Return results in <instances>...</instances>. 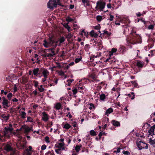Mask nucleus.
<instances>
[{
    "label": "nucleus",
    "instance_id": "nucleus-42",
    "mask_svg": "<svg viewBox=\"0 0 155 155\" xmlns=\"http://www.w3.org/2000/svg\"><path fill=\"white\" fill-rule=\"evenodd\" d=\"M62 150H60V149H55V151L56 152V153L58 154H61V151Z\"/></svg>",
    "mask_w": 155,
    "mask_h": 155
},
{
    "label": "nucleus",
    "instance_id": "nucleus-58",
    "mask_svg": "<svg viewBox=\"0 0 155 155\" xmlns=\"http://www.w3.org/2000/svg\"><path fill=\"white\" fill-rule=\"evenodd\" d=\"M58 79L55 78H53V82L55 83V84H57L58 83Z\"/></svg>",
    "mask_w": 155,
    "mask_h": 155
},
{
    "label": "nucleus",
    "instance_id": "nucleus-5",
    "mask_svg": "<svg viewBox=\"0 0 155 155\" xmlns=\"http://www.w3.org/2000/svg\"><path fill=\"white\" fill-rule=\"evenodd\" d=\"M137 146L139 150H141L143 149H147L148 147L147 144V143H144L142 141H140L137 143Z\"/></svg>",
    "mask_w": 155,
    "mask_h": 155
},
{
    "label": "nucleus",
    "instance_id": "nucleus-9",
    "mask_svg": "<svg viewBox=\"0 0 155 155\" xmlns=\"http://www.w3.org/2000/svg\"><path fill=\"white\" fill-rule=\"evenodd\" d=\"M21 129H23L24 130V133L25 134H28L30 131H33L32 130V127H29L25 126H22L20 128V130H21Z\"/></svg>",
    "mask_w": 155,
    "mask_h": 155
},
{
    "label": "nucleus",
    "instance_id": "nucleus-59",
    "mask_svg": "<svg viewBox=\"0 0 155 155\" xmlns=\"http://www.w3.org/2000/svg\"><path fill=\"white\" fill-rule=\"evenodd\" d=\"M154 28V26L153 25H150L148 27V29H153Z\"/></svg>",
    "mask_w": 155,
    "mask_h": 155
},
{
    "label": "nucleus",
    "instance_id": "nucleus-20",
    "mask_svg": "<svg viewBox=\"0 0 155 155\" xmlns=\"http://www.w3.org/2000/svg\"><path fill=\"white\" fill-rule=\"evenodd\" d=\"M106 99V96L104 94H102L100 96V99L101 101H104Z\"/></svg>",
    "mask_w": 155,
    "mask_h": 155
},
{
    "label": "nucleus",
    "instance_id": "nucleus-47",
    "mask_svg": "<svg viewBox=\"0 0 155 155\" xmlns=\"http://www.w3.org/2000/svg\"><path fill=\"white\" fill-rule=\"evenodd\" d=\"M131 83H132L134 85V87H137V86L138 85V84L137 83V82L136 81H131Z\"/></svg>",
    "mask_w": 155,
    "mask_h": 155
},
{
    "label": "nucleus",
    "instance_id": "nucleus-10",
    "mask_svg": "<svg viewBox=\"0 0 155 155\" xmlns=\"http://www.w3.org/2000/svg\"><path fill=\"white\" fill-rule=\"evenodd\" d=\"M2 103L4 105V107L5 108L8 107L10 106V102L8 101L4 97L3 98V101Z\"/></svg>",
    "mask_w": 155,
    "mask_h": 155
},
{
    "label": "nucleus",
    "instance_id": "nucleus-27",
    "mask_svg": "<svg viewBox=\"0 0 155 155\" xmlns=\"http://www.w3.org/2000/svg\"><path fill=\"white\" fill-rule=\"evenodd\" d=\"M6 140L2 133H0V141L3 142Z\"/></svg>",
    "mask_w": 155,
    "mask_h": 155
},
{
    "label": "nucleus",
    "instance_id": "nucleus-37",
    "mask_svg": "<svg viewBox=\"0 0 155 155\" xmlns=\"http://www.w3.org/2000/svg\"><path fill=\"white\" fill-rule=\"evenodd\" d=\"M61 107V104L59 103H57L55 106V108L58 110L60 109Z\"/></svg>",
    "mask_w": 155,
    "mask_h": 155
},
{
    "label": "nucleus",
    "instance_id": "nucleus-18",
    "mask_svg": "<svg viewBox=\"0 0 155 155\" xmlns=\"http://www.w3.org/2000/svg\"><path fill=\"white\" fill-rule=\"evenodd\" d=\"M126 48L125 47L123 46H120L119 49V51L121 54H123L126 51Z\"/></svg>",
    "mask_w": 155,
    "mask_h": 155
},
{
    "label": "nucleus",
    "instance_id": "nucleus-28",
    "mask_svg": "<svg viewBox=\"0 0 155 155\" xmlns=\"http://www.w3.org/2000/svg\"><path fill=\"white\" fill-rule=\"evenodd\" d=\"M71 127L70 124L68 123H66L64 125L63 127L65 128L66 129H68L70 128Z\"/></svg>",
    "mask_w": 155,
    "mask_h": 155
},
{
    "label": "nucleus",
    "instance_id": "nucleus-35",
    "mask_svg": "<svg viewBox=\"0 0 155 155\" xmlns=\"http://www.w3.org/2000/svg\"><path fill=\"white\" fill-rule=\"evenodd\" d=\"M88 107L91 110L93 108L94 109V104L92 103H90L88 105Z\"/></svg>",
    "mask_w": 155,
    "mask_h": 155
},
{
    "label": "nucleus",
    "instance_id": "nucleus-8",
    "mask_svg": "<svg viewBox=\"0 0 155 155\" xmlns=\"http://www.w3.org/2000/svg\"><path fill=\"white\" fill-rule=\"evenodd\" d=\"M55 147L62 150H67L64 147V143H58L55 145Z\"/></svg>",
    "mask_w": 155,
    "mask_h": 155
},
{
    "label": "nucleus",
    "instance_id": "nucleus-11",
    "mask_svg": "<svg viewBox=\"0 0 155 155\" xmlns=\"http://www.w3.org/2000/svg\"><path fill=\"white\" fill-rule=\"evenodd\" d=\"M42 75L41 76H43L44 77H48L49 74V72L46 69L43 68L41 71Z\"/></svg>",
    "mask_w": 155,
    "mask_h": 155
},
{
    "label": "nucleus",
    "instance_id": "nucleus-38",
    "mask_svg": "<svg viewBox=\"0 0 155 155\" xmlns=\"http://www.w3.org/2000/svg\"><path fill=\"white\" fill-rule=\"evenodd\" d=\"M58 74L59 75L63 76L64 75V72L62 71H58Z\"/></svg>",
    "mask_w": 155,
    "mask_h": 155
},
{
    "label": "nucleus",
    "instance_id": "nucleus-52",
    "mask_svg": "<svg viewBox=\"0 0 155 155\" xmlns=\"http://www.w3.org/2000/svg\"><path fill=\"white\" fill-rule=\"evenodd\" d=\"M31 153L29 151H27L25 150L24 155H31Z\"/></svg>",
    "mask_w": 155,
    "mask_h": 155
},
{
    "label": "nucleus",
    "instance_id": "nucleus-49",
    "mask_svg": "<svg viewBox=\"0 0 155 155\" xmlns=\"http://www.w3.org/2000/svg\"><path fill=\"white\" fill-rule=\"evenodd\" d=\"M81 60V58H76L75 59L74 61L75 63H77L79 62Z\"/></svg>",
    "mask_w": 155,
    "mask_h": 155
},
{
    "label": "nucleus",
    "instance_id": "nucleus-12",
    "mask_svg": "<svg viewBox=\"0 0 155 155\" xmlns=\"http://www.w3.org/2000/svg\"><path fill=\"white\" fill-rule=\"evenodd\" d=\"M51 52V53H48L45 54V57H48L49 58H52L54 55H55V54L54 51V48H50L49 49Z\"/></svg>",
    "mask_w": 155,
    "mask_h": 155
},
{
    "label": "nucleus",
    "instance_id": "nucleus-53",
    "mask_svg": "<svg viewBox=\"0 0 155 155\" xmlns=\"http://www.w3.org/2000/svg\"><path fill=\"white\" fill-rule=\"evenodd\" d=\"M49 137H48L46 136L45 138V141L47 143L50 142V141L49 140Z\"/></svg>",
    "mask_w": 155,
    "mask_h": 155
},
{
    "label": "nucleus",
    "instance_id": "nucleus-56",
    "mask_svg": "<svg viewBox=\"0 0 155 155\" xmlns=\"http://www.w3.org/2000/svg\"><path fill=\"white\" fill-rule=\"evenodd\" d=\"M73 26L74 27V29H78L79 28V27L78 25L76 24H74L73 25Z\"/></svg>",
    "mask_w": 155,
    "mask_h": 155
},
{
    "label": "nucleus",
    "instance_id": "nucleus-45",
    "mask_svg": "<svg viewBox=\"0 0 155 155\" xmlns=\"http://www.w3.org/2000/svg\"><path fill=\"white\" fill-rule=\"evenodd\" d=\"M73 36L72 34H71V32L68 33V35H67V37L68 38H71Z\"/></svg>",
    "mask_w": 155,
    "mask_h": 155
},
{
    "label": "nucleus",
    "instance_id": "nucleus-4",
    "mask_svg": "<svg viewBox=\"0 0 155 155\" xmlns=\"http://www.w3.org/2000/svg\"><path fill=\"white\" fill-rule=\"evenodd\" d=\"M4 149L7 152L11 151V155H14L15 150L12 147L11 144L8 143L5 144L4 147Z\"/></svg>",
    "mask_w": 155,
    "mask_h": 155
},
{
    "label": "nucleus",
    "instance_id": "nucleus-6",
    "mask_svg": "<svg viewBox=\"0 0 155 155\" xmlns=\"http://www.w3.org/2000/svg\"><path fill=\"white\" fill-rule=\"evenodd\" d=\"M57 2L55 0H50L47 4L48 7L52 9L54 7L57 6Z\"/></svg>",
    "mask_w": 155,
    "mask_h": 155
},
{
    "label": "nucleus",
    "instance_id": "nucleus-7",
    "mask_svg": "<svg viewBox=\"0 0 155 155\" xmlns=\"http://www.w3.org/2000/svg\"><path fill=\"white\" fill-rule=\"evenodd\" d=\"M53 41V40L51 38H50L47 41L45 40L44 41L43 44L45 48H48L52 45Z\"/></svg>",
    "mask_w": 155,
    "mask_h": 155
},
{
    "label": "nucleus",
    "instance_id": "nucleus-23",
    "mask_svg": "<svg viewBox=\"0 0 155 155\" xmlns=\"http://www.w3.org/2000/svg\"><path fill=\"white\" fill-rule=\"evenodd\" d=\"M65 40V39L64 37H62L58 41H57V42H58V45L60 46L61 45V44L63 43L64 41Z\"/></svg>",
    "mask_w": 155,
    "mask_h": 155
},
{
    "label": "nucleus",
    "instance_id": "nucleus-2",
    "mask_svg": "<svg viewBox=\"0 0 155 155\" xmlns=\"http://www.w3.org/2000/svg\"><path fill=\"white\" fill-rule=\"evenodd\" d=\"M136 33V31L133 30L131 33L133 35V37L132 39L129 40H130L129 43L133 45L138 43L139 42L137 41L138 39L140 38V36L138 35H137L135 34Z\"/></svg>",
    "mask_w": 155,
    "mask_h": 155
},
{
    "label": "nucleus",
    "instance_id": "nucleus-39",
    "mask_svg": "<svg viewBox=\"0 0 155 155\" xmlns=\"http://www.w3.org/2000/svg\"><path fill=\"white\" fill-rule=\"evenodd\" d=\"M27 122H34L33 119L30 117H27Z\"/></svg>",
    "mask_w": 155,
    "mask_h": 155
},
{
    "label": "nucleus",
    "instance_id": "nucleus-15",
    "mask_svg": "<svg viewBox=\"0 0 155 155\" xmlns=\"http://www.w3.org/2000/svg\"><path fill=\"white\" fill-rule=\"evenodd\" d=\"M42 119L45 122L47 121L48 120V116L45 112H43L42 113Z\"/></svg>",
    "mask_w": 155,
    "mask_h": 155
},
{
    "label": "nucleus",
    "instance_id": "nucleus-16",
    "mask_svg": "<svg viewBox=\"0 0 155 155\" xmlns=\"http://www.w3.org/2000/svg\"><path fill=\"white\" fill-rule=\"evenodd\" d=\"M120 22L122 23L125 24L128 21V19L126 17H120Z\"/></svg>",
    "mask_w": 155,
    "mask_h": 155
},
{
    "label": "nucleus",
    "instance_id": "nucleus-1",
    "mask_svg": "<svg viewBox=\"0 0 155 155\" xmlns=\"http://www.w3.org/2000/svg\"><path fill=\"white\" fill-rule=\"evenodd\" d=\"M106 3L105 2L102 1L100 0L98 1L96 3V6L95 7V9L97 11L100 12L104 11L105 12L108 11L107 10V11H104L103 9L105 6Z\"/></svg>",
    "mask_w": 155,
    "mask_h": 155
},
{
    "label": "nucleus",
    "instance_id": "nucleus-51",
    "mask_svg": "<svg viewBox=\"0 0 155 155\" xmlns=\"http://www.w3.org/2000/svg\"><path fill=\"white\" fill-rule=\"evenodd\" d=\"M48 78L44 77V78H42L41 79V81L42 82L44 83H45V82L47 81V79Z\"/></svg>",
    "mask_w": 155,
    "mask_h": 155
},
{
    "label": "nucleus",
    "instance_id": "nucleus-22",
    "mask_svg": "<svg viewBox=\"0 0 155 155\" xmlns=\"http://www.w3.org/2000/svg\"><path fill=\"white\" fill-rule=\"evenodd\" d=\"M111 123L114 126L118 127L120 125V123L119 122L115 120H112Z\"/></svg>",
    "mask_w": 155,
    "mask_h": 155
},
{
    "label": "nucleus",
    "instance_id": "nucleus-46",
    "mask_svg": "<svg viewBox=\"0 0 155 155\" xmlns=\"http://www.w3.org/2000/svg\"><path fill=\"white\" fill-rule=\"evenodd\" d=\"M12 94L11 93H9L7 95L8 98L9 100H10L12 97Z\"/></svg>",
    "mask_w": 155,
    "mask_h": 155
},
{
    "label": "nucleus",
    "instance_id": "nucleus-48",
    "mask_svg": "<svg viewBox=\"0 0 155 155\" xmlns=\"http://www.w3.org/2000/svg\"><path fill=\"white\" fill-rule=\"evenodd\" d=\"M78 89L75 88H73L72 89V91L74 94H75L77 92Z\"/></svg>",
    "mask_w": 155,
    "mask_h": 155
},
{
    "label": "nucleus",
    "instance_id": "nucleus-13",
    "mask_svg": "<svg viewBox=\"0 0 155 155\" xmlns=\"http://www.w3.org/2000/svg\"><path fill=\"white\" fill-rule=\"evenodd\" d=\"M39 69L38 68H34L33 70V74L34 76H38V75H40Z\"/></svg>",
    "mask_w": 155,
    "mask_h": 155
},
{
    "label": "nucleus",
    "instance_id": "nucleus-41",
    "mask_svg": "<svg viewBox=\"0 0 155 155\" xmlns=\"http://www.w3.org/2000/svg\"><path fill=\"white\" fill-rule=\"evenodd\" d=\"M69 23H64L63 25V26L67 29L70 28V27L68 25Z\"/></svg>",
    "mask_w": 155,
    "mask_h": 155
},
{
    "label": "nucleus",
    "instance_id": "nucleus-60",
    "mask_svg": "<svg viewBox=\"0 0 155 155\" xmlns=\"http://www.w3.org/2000/svg\"><path fill=\"white\" fill-rule=\"evenodd\" d=\"M72 125L74 127H76L77 126V123L75 121H73L72 123Z\"/></svg>",
    "mask_w": 155,
    "mask_h": 155
},
{
    "label": "nucleus",
    "instance_id": "nucleus-55",
    "mask_svg": "<svg viewBox=\"0 0 155 155\" xmlns=\"http://www.w3.org/2000/svg\"><path fill=\"white\" fill-rule=\"evenodd\" d=\"M123 153L125 155H129L130 154V152L127 151H123Z\"/></svg>",
    "mask_w": 155,
    "mask_h": 155
},
{
    "label": "nucleus",
    "instance_id": "nucleus-40",
    "mask_svg": "<svg viewBox=\"0 0 155 155\" xmlns=\"http://www.w3.org/2000/svg\"><path fill=\"white\" fill-rule=\"evenodd\" d=\"M90 132V134L91 136H94L96 135V132L93 130H91Z\"/></svg>",
    "mask_w": 155,
    "mask_h": 155
},
{
    "label": "nucleus",
    "instance_id": "nucleus-32",
    "mask_svg": "<svg viewBox=\"0 0 155 155\" xmlns=\"http://www.w3.org/2000/svg\"><path fill=\"white\" fill-rule=\"evenodd\" d=\"M96 19L98 21H101L103 19V17L101 15H98L96 17Z\"/></svg>",
    "mask_w": 155,
    "mask_h": 155
},
{
    "label": "nucleus",
    "instance_id": "nucleus-24",
    "mask_svg": "<svg viewBox=\"0 0 155 155\" xmlns=\"http://www.w3.org/2000/svg\"><path fill=\"white\" fill-rule=\"evenodd\" d=\"M117 51V49L116 48H113L111 50L109 51V55L111 56L114 53H115Z\"/></svg>",
    "mask_w": 155,
    "mask_h": 155
},
{
    "label": "nucleus",
    "instance_id": "nucleus-34",
    "mask_svg": "<svg viewBox=\"0 0 155 155\" xmlns=\"http://www.w3.org/2000/svg\"><path fill=\"white\" fill-rule=\"evenodd\" d=\"M74 19L71 18L70 17L68 16L66 18V21L68 22H71L74 21Z\"/></svg>",
    "mask_w": 155,
    "mask_h": 155
},
{
    "label": "nucleus",
    "instance_id": "nucleus-30",
    "mask_svg": "<svg viewBox=\"0 0 155 155\" xmlns=\"http://www.w3.org/2000/svg\"><path fill=\"white\" fill-rule=\"evenodd\" d=\"M81 35H84L86 37H87L88 35L87 33L84 30H83L82 31Z\"/></svg>",
    "mask_w": 155,
    "mask_h": 155
},
{
    "label": "nucleus",
    "instance_id": "nucleus-54",
    "mask_svg": "<svg viewBox=\"0 0 155 155\" xmlns=\"http://www.w3.org/2000/svg\"><path fill=\"white\" fill-rule=\"evenodd\" d=\"M28 148H29L28 149L27 148L26 149V151L30 152V151H31V150L32 149V147H31V146H29Z\"/></svg>",
    "mask_w": 155,
    "mask_h": 155
},
{
    "label": "nucleus",
    "instance_id": "nucleus-64",
    "mask_svg": "<svg viewBox=\"0 0 155 155\" xmlns=\"http://www.w3.org/2000/svg\"><path fill=\"white\" fill-rule=\"evenodd\" d=\"M94 28L95 29L99 30L100 29V25L95 26Z\"/></svg>",
    "mask_w": 155,
    "mask_h": 155
},
{
    "label": "nucleus",
    "instance_id": "nucleus-61",
    "mask_svg": "<svg viewBox=\"0 0 155 155\" xmlns=\"http://www.w3.org/2000/svg\"><path fill=\"white\" fill-rule=\"evenodd\" d=\"M104 34H106L108 36L110 35V33L109 32H108V31H107L104 30Z\"/></svg>",
    "mask_w": 155,
    "mask_h": 155
},
{
    "label": "nucleus",
    "instance_id": "nucleus-25",
    "mask_svg": "<svg viewBox=\"0 0 155 155\" xmlns=\"http://www.w3.org/2000/svg\"><path fill=\"white\" fill-rule=\"evenodd\" d=\"M57 45H58V43L57 42V41H54V40L53 41V43L51 45V46L52 47V48H54V50L55 48H56Z\"/></svg>",
    "mask_w": 155,
    "mask_h": 155
},
{
    "label": "nucleus",
    "instance_id": "nucleus-44",
    "mask_svg": "<svg viewBox=\"0 0 155 155\" xmlns=\"http://www.w3.org/2000/svg\"><path fill=\"white\" fill-rule=\"evenodd\" d=\"M73 79H70L68 80L67 81L68 82V84L67 85L68 86H70L71 83L73 82Z\"/></svg>",
    "mask_w": 155,
    "mask_h": 155
},
{
    "label": "nucleus",
    "instance_id": "nucleus-14",
    "mask_svg": "<svg viewBox=\"0 0 155 155\" xmlns=\"http://www.w3.org/2000/svg\"><path fill=\"white\" fill-rule=\"evenodd\" d=\"M155 129V125H153L151 127L150 129L148 130V133L149 134L151 135H153L155 134V133H154V130Z\"/></svg>",
    "mask_w": 155,
    "mask_h": 155
},
{
    "label": "nucleus",
    "instance_id": "nucleus-33",
    "mask_svg": "<svg viewBox=\"0 0 155 155\" xmlns=\"http://www.w3.org/2000/svg\"><path fill=\"white\" fill-rule=\"evenodd\" d=\"M81 147V145L80 146L77 145L75 147V150L77 152H78L80 150V148Z\"/></svg>",
    "mask_w": 155,
    "mask_h": 155
},
{
    "label": "nucleus",
    "instance_id": "nucleus-62",
    "mask_svg": "<svg viewBox=\"0 0 155 155\" xmlns=\"http://www.w3.org/2000/svg\"><path fill=\"white\" fill-rule=\"evenodd\" d=\"M46 148V146L45 144L42 145L41 147L42 150H45Z\"/></svg>",
    "mask_w": 155,
    "mask_h": 155
},
{
    "label": "nucleus",
    "instance_id": "nucleus-57",
    "mask_svg": "<svg viewBox=\"0 0 155 155\" xmlns=\"http://www.w3.org/2000/svg\"><path fill=\"white\" fill-rule=\"evenodd\" d=\"M34 85L35 87H38V82L36 81H34Z\"/></svg>",
    "mask_w": 155,
    "mask_h": 155
},
{
    "label": "nucleus",
    "instance_id": "nucleus-50",
    "mask_svg": "<svg viewBox=\"0 0 155 155\" xmlns=\"http://www.w3.org/2000/svg\"><path fill=\"white\" fill-rule=\"evenodd\" d=\"M91 35L92 36H97V35L93 31H92L91 32Z\"/></svg>",
    "mask_w": 155,
    "mask_h": 155
},
{
    "label": "nucleus",
    "instance_id": "nucleus-26",
    "mask_svg": "<svg viewBox=\"0 0 155 155\" xmlns=\"http://www.w3.org/2000/svg\"><path fill=\"white\" fill-rule=\"evenodd\" d=\"M149 142L151 145L155 147V139L152 140L151 138H150Z\"/></svg>",
    "mask_w": 155,
    "mask_h": 155
},
{
    "label": "nucleus",
    "instance_id": "nucleus-36",
    "mask_svg": "<svg viewBox=\"0 0 155 155\" xmlns=\"http://www.w3.org/2000/svg\"><path fill=\"white\" fill-rule=\"evenodd\" d=\"M22 82L23 84H25L28 81V79L26 77H24L22 78Z\"/></svg>",
    "mask_w": 155,
    "mask_h": 155
},
{
    "label": "nucleus",
    "instance_id": "nucleus-19",
    "mask_svg": "<svg viewBox=\"0 0 155 155\" xmlns=\"http://www.w3.org/2000/svg\"><path fill=\"white\" fill-rule=\"evenodd\" d=\"M1 117L5 120H8L9 117V115L8 114L6 115L5 114H2L1 115Z\"/></svg>",
    "mask_w": 155,
    "mask_h": 155
},
{
    "label": "nucleus",
    "instance_id": "nucleus-29",
    "mask_svg": "<svg viewBox=\"0 0 155 155\" xmlns=\"http://www.w3.org/2000/svg\"><path fill=\"white\" fill-rule=\"evenodd\" d=\"M137 66L139 67H142L143 65V63L140 61H138L137 63Z\"/></svg>",
    "mask_w": 155,
    "mask_h": 155
},
{
    "label": "nucleus",
    "instance_id": "nucleus-43",
    "mask_svg": "<svg viewBox=\"0 0 155 155\" xmlns=\"http://www.w3.org/2000/svg\"><path fill=\"white\" fill-rule=\"evenodd\" d=\"M38 89L40 92H42L44 90L42 85H40V87H38Z\"/></svg>",
    "mask_w": 155,
    "mask_h": 155
},
{
    "label": "nucleus",
    "instance_id": "nucleus-63",
    "mask_svg": "<svg viewBox=\"0 0 155 155\" xmlns=\"http://www.w3.org/2000/svg\"><path fill=\"white\" fill-rule=\"evenodd\" d=\"M114 18V16L113 15H110V18H109L108 20L112 21L113 20Z\"/></svg>",
    "mask_w": 155,
    "mask_h": 155
},
{
    "label": "nucleus",
    "instance_id": "nucleus-31",
    "mask_svg": "<svg viewBox=\"0 0 155 155\" xmlns=\"http://www.w3.org/2000/svg\"><path fill=\"white\" fill-rule=\"evenodd\" d=\"M45 155H54L53 151L52 150L49 151L45 154Z\"/></svg>",
    "mask_w": 155,
    "mask_h": 155
},
{
    "label": "nucleus",
    "instance_id": "nucleus-21",
    "mask_svg": "<svg viewBox=\"0 0 155 155\" xmlns=\"http://www.w3.org/2000/svg\"><path fill=\"white\" fill-rule=\"evenodd\" d=\"M21 117L22 118H25L26 117V113L24 111H21L20 110L19 111Z\"/></svg>",
    "mask_w": 155,
    "mask_h": 155
},
{
    "label": "nucleus",
    "instance_id": "nucleus-3",
    "mask_svg": "<svg viewBox=\"0 0 155 155\" xmlns=\"http://www.w3.org/2000/svg\"><path fill=\"white\" fill-rule=\"evenodd\" d=\"M13 130L12 128L10 127H5V128L4 131L2 132V133L5 139L9 137L10 135L12 134Z\"/></svg>",
    "mask_w": 155,
    "mask_h": 155
},
{
    "label": "nucleus",
    "instance_id": "nucleus-17",
    "mask_svg": "<svg viewBox=\"0 0 155 155\" xmlns=\"http://www.w3.org/2000/svg\"><path fill=\"white\" fill-rule=\"evenodd\" d=\"M113 111V109L111 108H109L106 110L105 113V115L108 117L109 114L112 113Z\"/></svg>",
    "mask_w": 155,
    "mask_h": 155
}]
</instances>
